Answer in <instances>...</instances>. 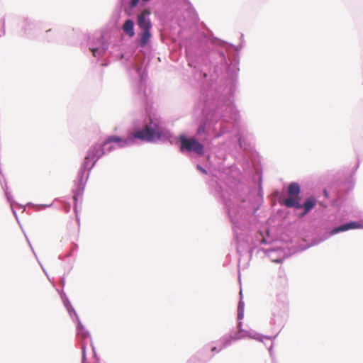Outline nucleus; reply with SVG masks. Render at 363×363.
Here are the masks:
<instances>
[{"label":"nucleus","instance_id":"obj_1","mask_svg":"<svg viewBox=\"0 0 363 363\" xmlns=\"http://www.w3.org/2000/svg\"><path fill=\"white\" fill-rule=\"evenodd\" d=\"M184 46L191 68L189 82L200 88L195 108L201 111L202 118L196 136L208 143L235 130L230 144L236 150L249 151L252 135L240 125V112L234 102L242 43L236 46L197 31L186 39Z\"/></svg>","mask_w":363,"mask_h":363},{"label":"nucleus","instance_id":"obj_2","mask_svg":"<svg viewBox=\"0 0 363 363\" xmlns=\"http://www.w3.org/2000/svg\"><path fill=\"white\" fill-rule=\"evenodd\" d=\"M129 72L137 78L133 81V91L135 96L144 104L145 113L141 119L134 121L133 133H129L126 138L110 135L103 142L92 144L86 153L97 163L103 156L114 151L116 147H130L136 144L137 140L147 143L169 142L172 144L174 139L181 153H188L197 157L203 156L205 146L203 143L196 138H190L185 133L175 137L166 127L161 116L149 109L148 106L151 103L150 91L147 87V72L143 69V64L132 63Z\"/></svg>","mask_w":363,"mask_h":363},{"label":"nucleus","instance_id":"obj_3","mask_svg":"<svg viewBox=\"0 0 363 363\" xmlns=\"http://www.w3.org/2000/svg\"><path fill=\"white\" fill-rule=\"evenodd\" d=\"M211 194L223 203L228 215L236 242L237 252L251 256L253 249L252 228L254 215L264 202L262 172L252 173L250 181H241L225 176V181L210 174L207 181Z\"/></svg>","mask_w":363,"mask_h":363},{"label":"nucleus","instance_id":"obj_4","mask_svg":"<svg viewBox=\"0 0 363 363\" xmlns=\"http://www.w3.org/2000/svg\"><path fill=\"white\" fill-rule=\"evenodd\" d=\"M244 312H245V302L242 298V291H240V300L238 303L237 308V330L233 331L231 333L225 334L222 336L218 341L215 342L216 345L218 346V348L220 351L223 350L224 349L230 346L233 342L238 341L239 340L245 338L249 337L250 338L259 340L263 342L265 345H267L266 342L264 340H266L270 342V345L268 347V350L269 352L270 355H272V347L273 343L272 340L276 338L279 334L277 333L274 337L273 336H267L263 335L260 333H258L255 331H249L242 328V320L244 318Z\"/></svg>","mask_w":363,"mask_h":363},{"label":"nucleus","instance_id":"obj_5","mask_svg":"<svg viewBox=\"0 0 363 363\" xmlns=\"http://www.w3.org/2000/svg\"><path fill=\"white\" fill-rule=\"evenodd\" d=\"M328 218L329 221L334 223L335 225L332 227L327 226L316 230L315 235L311 239L310 242L304 245H300L298 246L299 249L297 251H303L311 247L318 245L337 233L349 230L363 228V221L350 220L337 225L336 215H330Z\"/></svg>","mask_w":363,"mask_h":363},{"label":"nucleus","instance_id":"obj_6","mask_svg":"<svg viewBox=\"0 0 363 363\" xmlns=\"http://www.w3.org/2000/svg\"><path fill=\"white\" fill-rule=\"evenodd\" d=\"M96 164L97 163L86 153L77 173V177L73 182L74 186L72 189L73 203H74L75 208H77L79 201L80 203L82 202L83 194L86 185L90 177L91 170L94 168Z\"/></svg>","mask_w":363,"mask_h":363},{"label":"nucleus","instance_id":"obj_7","mask_svg":"<svg viewBox=\"0 0 363 363\" xmlns=\"http://www.w3.org/2000/svg\"><path fill=\"white\" fill-rule=\"evenodd\" d=\"M267 234H264L262 232H258L256 238L260 244L272 245L269 247L263 249L264 254L272 262L281 263L289 257V255L281 246V242L273 240L269 235V230H267Z\"/></svg>","mask_w":363,"mask_h":363},{"label":"nucleus","instance_id":"obj_8","mask_svg":"<svg viewBox=\"0 0 363 363\" xmlns=\"http://www.w3.org/2000/svg\"><path fill=\"white\" fill-rule=\"evenodd\" d=\"M111 33L108 30H96L87 35V46L90 53L99 60L107 54Z\"/></svg>","mask_w":363,"mask_h":363},{"label":"nucleus","instance_id":"obj_9","mask_svg":"<svg viewBox=\"0 0 363 363\" xmlns=\"http://www.w3.org/2000/svg\"><path fill=\"white\" fill-rule=\"evenodd\" d=\"M359 167V162H357L352 168V175L345 180L334 184L331 188V194L335 196L331 201L333 207L340 208L347 200L349 192L353 189V175L356 173Z\"/></svg>","mask_w":363,"mask_h":363},{"label":"nucleus","instance_id":"obj_10","mask_svg":"<svg viewBox=\"0 0 363 363\" xmlns=\"http://www.w3.org/2000/svg\"><path fill=\"white\" fill-rule=\"evenodd\" d=\"M318 203L317 199L311 195L307 197L305 201L301 203L297 198L287 197L284 199L283 204L289 208L306 210V212H311Z\"/></svg>","mask_w":363,"mask_h":363},{"label":"nucleus","instance_id":"obj_11","mask_svg":"<svg viewBox=\"0 0 363 363\" xmlns=\"http://www.w3.org/2000/svg\"><path fill=\"white\" fill-rule=\"evenodd\" d=\"M150 0H119L117 8L115 11V15L119 18L121 12L123 11L126 16H131L135 12V9L140 4L145 5Z\"/></svg>","mask_w":363,"mask_h":363},{"label":"nucleus","instance_id":"obj_12","mask_svg":"<svg viewBox=\"0 0 363 363\" xmlns=\"http://www.w3.org/2000/svg\"><path fill=\"white\" fill-rule=\"evenodd\" d=\"M107 54H108V57L111 58L112 60H128V58H126V52H125V45L121 39H119L117 42H114L112 38H111Z\"/></svg>","mask_w":363,"mask_h":363},{"label":"nucleus","instance_id":"obj_13","mask_svg":"<svg viewBox=\"0 0 363 363\" xmlns=\"http://www.w3.org/2000/svg\"><path fill=\"white\" fill-rule=\"evenodd\" d=\"M212 357L213 354H209V346L206 345L191 357L187 363H206Z\"/></svg>","mask_w":363,"mask_h":363},{"label":"nucleus","instance_id":"obj_14","mask_svg":"<svg viewBox=\"0 0 363 363\" xmlns=\"http://www.w3.org/2000/svg\"><path fill=\"white\" fill-rule=\"evenodd\" d=\"M40 28L39 22L29 18H24L22 23V30L26 36L34 35Z\"/></svg>","mask_w":363,"mask_h":363},{"label":"nucleus","instance_id":"obj_15","mask_svg":"<svg viewBox=\"0 0 363 363\" xmlns=\"http://www.w3.org/2000/svg\"><path fill=\"white\" fill-rule=\"evenodd\" d=\"M150 13H143L137 16V24L141 30H152V24L150 19Z\"/></svg>","mask_w":363,"mask_h":363},{"label":"nucleus","instance_id":"obj_16","mask_svg":"<svg viewBox=\"0 0 363 363\" xmlns=\"http://www.w3.org/2000/svg\"><path fill=\"white\" fill-rule=\"evenodd\" d=\"M152 38V30H141L138 34L136 43L140 48H147L150 45Z\"/></svg>","mask_w":363,"mask_h":363},{"label":"nucleus","instance_id":"obj_17","mask_svg":"<svg viewBox=\"0 0 363 363\" xmlns=\"http://www.w3.org/2000/svg\"><path fill=\"white\" fill-rule=\"evenodd\" d=\"M57 293L59 294L60 295V297L63 303V305L65 306V308L67 309L70 318H72V320L73 321H74V319L72 317V313H74L75 311V309L73 308L71 302L69 301L67 294H65V292L64 291V290L62 289H57Z\"/></svg>","mask_w":363,"mask_h":363},{"label":"nucleus","instance_id":"obj_18","mask_svg":"<svg viewBox=\"0 0 363 363\" xmlns=\"http://www.w3.org/2000/svg\"><path fill=\"white\" fill-rule=\"evenodd\" d=\"M122 30L125 35L129 38H133L135 35V23L130 18L126 19L122 25Z\"/></svg>","mask_w":363,"mask_h":363},{"label":"nucleus","instance_id":"obj_19","mask_svg":"<svg viewBox=\"0 0 363 363\" xmlns=\"http://www.w3.org/2000/svg\"><path fill=\"white\" fill-rule=\"evenodd\" d=\"M288 192L290 195L289 197L299 198L301 193V187L299 183L297 182H292L289 183Z\"/></svg>","mask_w":363,"mask_h":363},{"label":"nucleus","instance_id":"obj_20","mask_svg":"<svg viewBox=\"0 0 363 363\" xmlns=\"http://www.w3.org/2000/svg\"><path fill=\"white\" fill-rule=\"evenodd\" d=\"M72 317L74 319V322H77V325H76L77 333L82 332V330H84L85 327L81 322L79 317L78 314L77 313L76 311L74 313H72Z\"/></svg>","mask_w":363,"mask_h":363},{"label":"nucleus","instance_id":"obj_21","mask_svg":"<svg viewBox=\"0 0 363 363\" xmlns=\"http://www.w3.org/2000/svg\"><path fill=\"white\" fill-rule=\"evenodd\" d=\"M285 319L283 316H276L274 315V318H272L270 320L271 325H278L279 327H282L284 324Z\"/></svg>","mask_w":363,"mask_h":363},{"label":"nucleus","instance_id":"obj_22","mask_svg":"<svg viewBox=\"0 0 363 363\" xmlns=\"http://www.w3.org/2000/svg\"><path fill=\"white\" fill-rule=\"evenodd\" d=\"M78 248V245L76 244V243H72V246L70 249V251L69 252H67L66 255H60L59 257H58V259H60V260H63L66 257H69L72 256V252L75 250H77Z\"/></svg>","mask_w":363,"mask_h":363},{"label":"nucleus","instance_id":"obj_23","mask_svg":"<svg viewBox=\"0 0 363 363\" xmlns=\"http://www.w3.org/2000/svg\"><path fill=\"white\" fill-rule=\"evenodd\" d=\"M182 1L186 6H188L189 11L193 14L194 16V20H196L198 18V16L191 1L189 0Z\"/></svg>","mask_w":363,"mask_h":363},{"label":"nucleus","instance_id":"obj_24","mask_svg":"<svg viewBox=\"0 0 363 363\" xmlns=\"http://www.w3.org/2000/svg\"><path fill=\"white\" fill-rule=\"evenodd\" d=\"M27 206L35 207V208H37V210H39V209H45L48 208H50L52 206V203H50V204H35L33 203L29 202L27 203Z\"/></svg>","mask_w":363,"mask_h":363},{"label":"nucleus","instance_id":"obj_25","mask_svg":"<svg viewBox=\"0 0 363 363\" xmlns=\"http://www.w3.org/2000/svg\"><path fill=\"white\" fill-rule=\"evenodd\" d=\"M278 278L280 279V284L285 285L286 284V277L284 270L279 268L278 271Z\"/></svg>","mask_w":363,"mask_h":363},{"label":"nucleus","instance_id":"obj_26","mask_svg":"<svg viewBox=\"0 0 363 363\" xmlns=\"http://www.w3.org/2000/svg\"><path fill=\"white\" fill-rule=\"evenodd\" d=\"M77 333L83 340L89 337V338H90V341L91 340L90 333L86 328L84 330H82V332H78Z\"/></svg>","mask_w":363,"mask_h":363},{"label":"nucleus","instance_id":"obj_27","mask_svg":"<svg viewBox=\"0 0 363 363\" xmlns=\"http://www.w3.org/2000/svg\"><path fill=\"white\" fill-rule=\"evenodd\" d=\"M196 169L203 174L208 175V172L206 168H204L201 164H197L196 166Z\"/></svg>","mask_w":363,"mask_h":363},{"label":"nucleus","instance_id":"obj_28","mask_svg":"<svg viewBox=\"0 0 363 363\" xmlns=\"http://www.w3.org/2000/svg\"><path fill=\"white\" fill-rule=\"evenodd\" d=\"M82 363H84V362L86 360V345L84 344L82 345Z\"/></svg>","mask_w":363,"mask_h":363},{"label":"nucleus","instance_id":"obj_29","mask_svg":"<svg viewBox=\"0 0 363 363\" xmlns=\"http://www.w3.org/2000/svg\"><path fill=\"white\" fill-rule=\"evenodd\" d=\"M13 205H18V206H19L21 208H23V206H22L21 204H20V203H17L16 201V203H13L12 206L10 204V206H11V209H12V213H13V214L14 215V216H15L16 219L17 220V221L19 223V220H18V218L17 213H16V211L14 210V208H13Z\"/></svg>","mask_w":363,"mask_h":363},{"label":"nucleus","instance_id":"obj_30","mask_svg":"<svg viewBox=\"0 0 363 363\" xmlns=\"http://www.w3.org/2000/svg\"><path fill=\"white\" fill-rule=\"evenodd\" d=\"M59 284L61 286V289L64 290L65 286V274L60 278Z\"/></svg>","mask_w":363,"mask_h":363},{"label":"nucleus","instance_id":"obj_31","mask_svg":"<svg viewBox=\"0 0 363 363\" xmlns=\"http://www.w3.org/2000/svg\"><path fill=\"white\" fill-rule=\"evenodd\" d=\"M91 346L92 347V351H93V354H94V358L96 359V362H99V358L97 356V354H96V350H95V347L93 345V343H92V341L91 340Z\"/></svg>","mask_w":363,"mask_h":363},{"label":"nucleus","instance_id":"obj_32","mask_svg":"<svg viewBox=\"0 0 363 363\" xmlns=\"http://www.w3.org/2000/svg\"><path fill=\"white\" fill-rule=\"evenodd\" d=\"M216 352V353H218L220 352V350L218 348V346L216 345H214V346H212V347H209V352Z\"/></svg>","mask_w":363,"mask_h":363},{"label":"nucleus","instance_id":"obj_33","mask_svg":"<svg viewBox=\"0 0 363 363\" xmlns=\"http://www.w3.org/2000/svg\"><path fill=\"white\" fill-rule=\"evenodd\" d=\"M73 208H74V212L75 216H76V220L79 224L80 219H79V217L78 216V206H77V208L75 209V206L74 205Z\"/></svg>","mask_w":363,"mask_h":363},{"label":"nucleus","instance_id":"obj_34","mask_svg":"<svg viewBox=\"0 0 363 363\" xmlns=\"http://www.w3.org/2000/svg\"><path fill=\"white\" fill-rule=\"evenodd\" d=\"M0 25L2 27V30H1V32H2V34L4 35L5 34V21L4 19H1L0 21Z\"/></svg>","mask_w":363,"mask_h":363},{"label":"nucleus","instance_id":"obj_35","mask_svg":"<svg viewBox=\"0 0 363 363\" xmlns=\"http://www.w3.org/2000/svg\"><path fill=\"white\" fill-rule=\"evenodd\" d=\"M25 236H26V240H27V242H28L29 246H30V249H31V250H32L33 253L34 254L35 257H36V259H38L37 255H36V254H35V251H34V250H33V247H32V245H31V243H30V242L29 239L28 238V237L26 236V234H25Z\"/></svg>","mask_w":363,"mask_h":363},{"label":"nucleus","instance_id":"obj_36","mask_svg":"<svg viewBox=\"0 0 363 363\" xmlns=\"http://www.w3.org/2000/svg\"><path fill=\"white\" fill-rule=\"evenodd\" d=\"M46 38H48V40H50V35L52 33V30L49 29L46 30Z\"/></svg>","mask_w":363,"mask_h":363},{"label":"nucleus","instance_id":"obj_37","mask_svg":"<svg viewBox=\"0 0 363 363\" xmlns=\"http://www.w3.org/2000/svg\"><path fill=\"white\" fill-rule=\"evenodd\" d=\"M323 195L325 198L328 199L330 197V192L326 189H325L323 190Z\"/></svg>","mask_w":363,"mask_h":363},{"label":"nucleus","instance_id":"obj_38","mask_svg":"<svg viewBox=\"0 0 363 363\" xmlns=\"http://www.w3.org/2000/svg\"><path fill=\"white\" fill-rule=\"evenodd\" d=\"M310 212H306V210H303V211L300 213L299 216L301 218H303L306 216L307 214H308Z\"/></svg>","mask_w":363,"mask_h":363},{"label":"nucleus","instance_id":"obj_39","mask_svg":"<svg viewBox=\"0 0 363 363\" xmlns=\"http://www.w3.org/2000/svg\"><path fill=\"white\" fill-rule=\"evenodd\" d=\"M38 263L40 264V267H41V268H42L43 271L44 272V273L46 274V276H47V277H48V274H47V272H46L45 269L43 267V265L41 264V263L39 262V260H38Z\"/></svg>","mask_w":363,"mask_h":363},{"label":"nucleus","instance_id":"obj_40","mask_svg":"<svg viewBox=\"0 0 363 363\" xmlns=\"http://www.w3.org/2000/svg\"><path fill=\"white\" fill-rule=\"evenodd\" d=\"M70 210V203H67V207H66V212L68 213Z\"/></svg>","mask_w":363,"mask_h":363},{"label":"nucleus","instance_id":"obj_41","mask_svg":"<svg viewBox=\"0 0 363 363\" xmlns=\"http://www.w3.org/2000/svg\"><path fill=\"white\" fill-rule=\"evenodd\" d=\"M272 363H277L274 359H272Z\"/></svg>","mask_w":363,"mask_h":363}]
</instances>
